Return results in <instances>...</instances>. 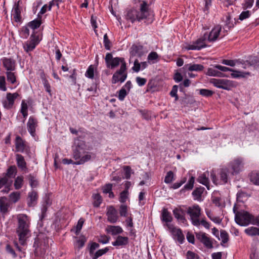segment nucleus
I'll use <instances>...</instances> for the list:
<instances>
[{"label":"nucleus","instance_id":"1","mask_svg":"<svg viewBox=\"0 0 259 259\" xmlns=\"http://www.w3.org/2000/svg\"><path fill=\"white\" fill-rule=\"evenodd\" d=\"M106 66L108 68L113 69L120 64V67L113 75L112 83L115 84L120 81L124 82L127 78L126 64L124 58L115 57L113 58L111 53H108L105 58Z\"/></svg>","mask_w":259,"mask_h":259},{"label":"nucleus","instance_id":"2","mask_svg":"<svg viewBox=\"0 0 259 259\" xmlns=\"http://www.w3.org/2000/svg\"><path fill=\"white\" fill-rule=\"evenodd\" d=\"M18 226L16 233L21 245H24L30 236V221L26 214H21L17 216Z\"/></svg>","mask_w":259,"mask_h":259},{"label":"nucleus","instance_id":"3","mask_svg":"<svg viewBox=\"0 0 259 259\" xmlns=\"http://www.w3.org/2000/svg\"><path fill=\"white\" fill-rule=\"evenodd\" d=\"M148 13V5L145 1H143L140 5V11L131 9L127 11L126 19L132 23L136 21H140L146 18Z\"/></svg>","mask_w":259,"mask_h":259},{"label":"nucleus","instance_id":"4","mask_svg":"<svg viewBox=\"0 0 259 259\" xmlns=\"http://www.w3.org/2000/svg\"><path fill=\"white\" fill-rule=\"evenodd\" d=\"M233 211L235 214V220L237 224L240 226H245L249 224H252L253 216L245 210L236 211L235 206H234Z\"/></svg>","mask_w":259,"mask_h":259},{"label":"nucleus","instance_id":"5","mask_svg":"<svg viewBox=\"0 0 259 259\" xmlns=\"http://www.w3.org/2000/svg\"><path fill=\"white\" fill-rule=\"evenodd\" d=\"M200 212L201 208L197 204L193 205L188 208L187 213L190 215L192 223L194 226L200 225L199 217L200 215Z\"/></svg>","mask_w":259,"mask_h":259},{"label":"nucleus","instance_id":"6","mask_svg":"<svg viewBox=\"0 0 259 259\" xmlns=\"http://www.w3.org/2000/svg\"><path fill=\"white\" fill-rule=\"evenodd\" d=\"M229 170V173L234 176L238 174L243 168V159L241 158H237L230 162L227 167Z\"/></svg>","mask_w":259,"mask_h":259},{"label":"nucleus","instance_id":"7","mask_svg":"<svg viewBox=\"0 0 259 259\" xmlns=\"http://www.w3.org/2000/svg\"><path fill=\"white\" fill-rule=\"evenodd\" d=\"M210 82L218 88L227 91L230 90L234 87V82L233 81L226 79L213 78L211 79Z\"/></svg>","mask_w":259,"mask_h":259},{"label":"nucleus","instance_id":"8","mask_svg":"<svg viewBox=\"0 0 259 259\" xmlns=\"http://www.w3.org/2000/svg\"><path fill=\"white\" fill-rule=\"evenodd\" d=\"M166 226L169 231L172 234L174 238L177 240L180 244H182L184 241L185 237L182 233V230L179 228H177L173 225L167 224Z\"/></svg>","mask_w":259,"mask_h":259},{"label":"nucleus","instance_id":"9","mask_svg":"<svg viewBox=\"0 0 259 259\" xmlns=\"http://www.w3.org/2000/svg\"><path fill=\"white\" fill-rule=\"evenodd\" d=\"M206 39V35L204 33L202 37L199 38L192 45H188L185 48L187 50H200L206 47L204 42Z\"/></svg>","mask_w":259,"mask_h":259},{"label":"nucleus","instance_id":"10","mask_svg":"<svg viewBox=\"0 0 259 259\" xmlns=\"http://www.w3.org/2000/svg\"><path fill=\"white\" fill-rule=\"evenodd\" d=\"M196 238L207 248L213 247L212 243L210 238L205 233L199 232L196 233Z\"/></svg>","mask_w":259,"mask_h":259},{"label":"nucleus","instance_id":"11","mask_svg":"<svg viewBox=\"0 0 259 259\" xmlns=\"http://www.w3.org/2000/svg\"><path fill=\"white\" fill-rule=\"evenodd\" d=\"M37 120L33 116H30L27 123V127L30 134L34 137L35 135L36 128L37 126Z\"/></svg>","mask_w":259,"mask_h":259},{"label":"nucleus","instance_id":"12","mask_svg":"<svg viewBox=\"0 0 259 259\" xmlns=\"http://www.w3.org/2000/svg\"><path fill=\"white\" fill-rule=\"evenodd\" d=\"M4 67L7 71H14L16 69V61L11 58H4L2 59Z\"/></svg>","mask_w":259,"mask_h":259},{"label":"nucleus","instance_id":"13","mask_svg":"<svg viewBox=\"0 0 259 259\" xmlns=\"http://www.w3.org/2000/svg\"><path fill=\"white\" fill-rule=\"evenodd\" d=\"M222 27L221 26L217 25L215 26L209 32V34L206 33V39L210 42L215 41L218 39Z\"/></svg>","mask_w":259,"mask_h":259},{"label":"nucleus","instance_id":"14","mask_svg":"<svg viewBox=\"0 0 259 259\" xmlns=\"http://www.w3.org/2000/svg\"><path fill=\"white\" fill-rule=\"evenodd\" d=\"M20 1L15 3L12 11V15L13 16L15 21L17 22H20L21 20V9L20 8Z\"/></svg>","mask_w":259,"mask_h":259},{"label":"nucleus","instance_id":"15","mask_svg":"<svg viewBox=\"0 0 259 259\" xmlns=\"http://www.w3.org/2000/svg\"><path fill=\"white\" fill-rule=\"evenodd\" d=\"M33 246L35 247L34 252L37 255L45 253V250L47 247V245L45 242L43 244L40 243L39 238L35 239Z\"/></svg>","mask_w":259,"mask_h":259},{"label":"nucleus","instance_id":"16","mask_svg":"<svg viewBox=\"0 0 259 259\" xmlns=\"http://www.w3.org/2000/svg\"><path fill=\"white\" fill-rule=\"evenodd\" d=\"M107 215L108 217V221L109 222L111 223H115L116 222L118 219L117 211L113 206H110L108 208Z\"/></svg>","mask_w":259,"mask_h":259},{"label":"nucleus","instance_id":"17","mask_svg":"<svg viewBox=\"0 0 259 259\" xmlns=\"http://www.w3.org/2000/svg\"><path fill=\"white\" fill-rule=\"evenodd\" d=\"M95 158V154L91 152H85V154L82 155L80 158L73 163L76 165H81L84 164L85 162H88L92 159Z\"/></svg>","mask_w":259,"mask_h":259},{"label":"nucleus","instance_id":"18","mask_svg":"<svg viewBox=\"0 0 259 259\" xmlns=\"http://www.w3.org/2000/svg\"><path fill=\"white\" fill-rule=\"evenodd\" d=\"M15 147L16 150L17 152H23L25 148V142L20 136H17L15 139Z\"/></svg>","mask_w":259,"mask_h":259},{"label":"nucleus","instance_id":"19","mask_svg":"<svg viewBox=\"0 0 259 259\" xmlns=\"http://www.w3.org/2000/svg\"><path fill=\"white\" fill-rule=\"evenodd\" d=\"M209 172L206 171L200 175L197 178V181L202 185L205 186L207 189H209V183L208 180Z\"/></svg>","mask_w":259,"mask_h":259},{"label":"nucleus","instance_id":"20","mask_svg":"<svg viewBox=\"0 0 259 259\" xmlns=\"http://www.w3.org/2000/svg\"><path fill=\"white\" fill-rule=\"evenodd\" d=\"M184 68L190 71H200L203 70L204 67L201 64H188L184 65Z\"/></svg>","mask_w":259,"mask_h":259},{"label":"nucleus","instance_id":"21","mask_svg":"<svg viewBox=\"0 0 259 259\" xmlns=\"http://www.w3.org/2000/svg\"><path fill=\"white\" fill-rule=\"evenodd\" d=\"M128 242V238L127 237L118 236L116 240L112 243L114 246H123L126 245Z\"/></svg>","mask_w":259,"mask_h":259},{"label":"nucleus","instance_id":"22","mask_svg":"<svg viewBox=\"0 0 259 259\" xmlns=\"http://www.w3.org/2000/svg\"><path fill=\"white\" fill-rule=\"evenodd\" d=\"M106 231L108 233L112 235H117L122 232V229L118 226H108L106 228Z\"/></svg>","mask_w":259,"mask_h":259},{"label":"nucleus","instance_id":"23","mask_svg":"<svg viewBox=\"0 0 259 259\" xmlns=\"http://www.w3.org/2000/svg\"><path fill=\"white\" fill-rule=\"evenodd\" d=\"M229 172V169L227 167H223L220 170V179L224 183H226L228 181V177L231 176Z\"/></svg>","mask_w":259,"mask_h":259},{"label":"nucleus","instance_id":"24","mask_svg":"<svg viewBox=\"0 0 259 259\" xmlns=\"http://www.w3.org/2000/svg\"><path fill=\"white\" fill-rule=\"evenodd\" d=\"M173 213L175 217L180 222L185 224L187 222L184 215V212L183 210L179 209H175L173 210Z\"/></svg>","mask_w":259,"mask_h":259},{"label":"nucleus","instance_id":"25","mask_svg":"<svg viewBox=\"0 0 259 259\" xmlns=\"http://www.w3.org/2000/svg\"><path fill=\"white\" fill-rule=\"evenodd\" d=\"M38 42L37 39L33 38L31 39L30 41H27L24 45V50L28 52L29 51H32L36 47V45L37 44Z\"/></svg>","mask_w":259,"mask_h":259},{"label":"nucleus","instance_id":"26","mask_svg":"<svg viewBox=\"0 0 259 259\" xmlns=\"http://www.w3.org/2000/svg\"><path fill=\"white\" fill-rule=\"evenodd\" d=\"M16 156L18 167L22 170L26 169V163L25 161L24 157L19 154H17Z\"/></svg>","mask_w":259,"mask_h":259},{"label":"nucleus","instance_id":"27","mask_svg":"<svg viewBox=\"0 0 259 259\" xmlns=\"http://www.w3.org/2000/svg\"><path fill=\"white\" fill-rule=\"evenodd\" d=\"M247 64L245 63L242 64V68H246V65L249 66H253L256 69H259V57H254L253 58H250L249 61H246Z\"/></svg>","mask_w":259,"mask_h":259},{"label":"nucleus","instance_id":"28","mask_svg":"<svg viewBox=\"0 0 259 259\" xmlns=\"http://www.w3.org/2000/svg\"><path fill=\"white\" fill-rule=\"evenodd\" d=\"M28 205L30 207L34 206L37 199V193L34 191L30 192L28 194Z\"/></svg>","mask_w":259,"mask_h":259},{"label":"nucleus","instance_id":"29","mask_svg":"<svg viewBox=\"0 0 259 259\" xmlns=\"http://www.w3.org/2000/svg\"><path fill=\"white\" fill-rule=\"evenodd\" d=\"M9 204L6 197H3L0 198V210L3 213L8 211Z\"/></svg>","mask_w":259,"mask_h":259},{"label":"nucleus","instance_id":"30","mask_svg":"<svg viewBox=\"0 0 259 259\" xmlns=\"http://www.w3.org/2000/svg\"><path fill=\"white\" fill-rule=\"evenodd\" d=\"M245 233L250 236H259V229L254 227H250L244 230Z\"/></svg>","mask_w":259,"mask_h":259},{"label":"nucleus","instance_id":"31","mask_svg":"<svg viewBox=\"0 0 259 259\" xmlns=\"http://www.w3.org/2000/svg\"><path fill=\"white\" fill-rule=\"evenodd\" d=\"M86 144L84 141L80 140L79 138L74 141V146L73 148H78L79 149L85 150Z\"/></svg>","mask_w":259,"mask_h":259},{"label":"nucleus","instance_id":"32","mask_svg":"<svg viewBox=\"0 0 259 259\" xmlns=\"http://www.w3.org/2000/svg\"><path fill=\"white\" fill-rule=\"evenodd\" d=\"M84 150H85L73 148V157L74 159L76 161L78 160L82 156V154L85 153Z\"/></svg>","mask_w":259,"mask_h":259},{"label":"nucleus","instance_id":"33","mask_svg":"<svg viewBox=\"0 0 259 259\" xmlns=\"http://www.w3.org/2000/svg\"><path fill=\"white\" fill-rule=\"evenodd\" d=\"M232 73L231 74V76L232 78H241L245 77L246 75H249V72H242L240 71H237L233 69V71H230Z\"/></svg>","mask_w":259,"mask_h":259},{"label":"nucleus","instance_id":"34","mask_svg":"<svg viewBox=\"0 0 259 259\" xmlns=\"http://www.w3.org/2000/svg\"><path fill=\"white\" fill-rule=\"evenodd\" d=\"M18 95H19L18 94L16 93H14V94H11V93L7 94V99L9 102V104L8 106V107L9 108H11L13 106L14 102V100L17 98Z\"/></svg>","mask_w":259,"mask_h":259},{"label":"nucleus","instance_id":"35","mask_svg":"<svg viewBox=\"0 0 259 259\" xmlns=\"http://www.w3.org/2000/svg\"><path fill=\"white\" fill-rule=\"evenodd\" d=\"M161 218L162 221L166 223L170 222L172 221L170 213L165 208H164L162 210Z\"/></svg>","mask_w":259,"mask_h":259},{"label":"nucleus","instance_id":"36","mask_svg":"<svg viewBox=\"0 0 259 259\" xmlns=\"http://www.w3.org/2000/svg\"><path fill=\"white\" fill-rule=\"evenodd\" d=\"M109 250V248L108 247H105L104 249H99L97 250L96 252L93 253L91 255L92 259H97L99 257L102 256V255L105 254Z\"/></svg>","mask_w":259,"mask_h":259},{"label":"nucleus","instance_id":"37","mask_svg":"<svg viewBox=\"0 0 259 259\" xmlns=\"http://www.w3.org/2000/svg\"><path fill=\"white\" fill-rule=\"evenodd\" d=\"M204 188L203 187L197 188L192 192V195L195 199L198 200L201 197V195L204 191Z\"/></svg>","mask_w":259,"mask_h":259},{"label":"nucleus","instance_id":"38","mask_svg":"<svg viewBox=\"0 0 259 259\" xmlns=\"http://www.w3.org/2000/svg\"><path fill=\"white\" fill-rule=\"evenodd\" d=\"M250 179L253 184L259 185V172L256 171L252 172L250 176Z\"/></svg>","mask_w":259,"mask_h":259},{"label":"nucleus","instance_id":"39","mask_svg":"<svg viewBox=\"0 0 259 259\" xmlns=\"http://www.w3.org/2000/svg\"><path fill=\"white\" fill-rule=\"evenodd\" d=\"M28 179L29 181V184L32 188H35L38 185V181L35 177L33 175L30 174L27 176Z\"/></svg>","mask_w":259,"mask_h":259},{"label":"nucleus","instance_id":"40","mask_svg":"<svg viewBox=\"0 0 259 259\" xmlns=\"http://www.w3.org/2000/svg\"><path fill=\"white\" fill-rule=\"evenodd\" d=\"M20 197V194L18 192H14L11 193L9 195V198L11 201L16 203L17 202Z\"/></svg>","mask_w":259,"mask_h":259},{"label":"nucleus","instance_id":"41","mask_svg":"<svg viewBox=\"0 0 259 259\" xmlns=\"http://www.w3.org/2000/svg\"><path fill=\"white\" fill-rule=\"evenodd\" d=\"M7 78L8 81L14 83L16 81V75L14 71H7Z\"/></svg>","mask_w":259,"mask_h":259},{"label":"nucleus","instance_id":"42","mask_svg":"<svg viewBox=\"0 0 259 259\" xmlns=\"http://www.w3.org/2000/svg\"><path fill=\"white\" fill-rule=\"evenodd\" d=\"M23 178L22 177H17L14 182V187L16 189H20L23 184Z\"/></svg>","mask_w":259,"mask_h":259},{"label":"nucleus","instance_id":"43","mask_svg":"<svg viewBox=\"0 0 259 259\" xmlns=\"http://www.w3.org/2000/svg\"><path fill=\"white\" fill-rule=\"evenodd\" d=\"M85 75L86 77H87L89 78H91V79L94 78V67L93 65H91L88 67V68L85 72Z\"/></svg>","mask_w":259,"mask_h":259},{"label":"nucleus","instance_id":"44","mask_svg":"<svg viewBox=\"0 0 259 259\" xmlns=\"http://www.w3.org/2000/svg\"><path fill=\"white\" fill-rule=\"evenodd\" d=\"M128 93V92L126 91V89L125 88H122L118 92V99L120 101H123L126 96Z\"/></svg>","mask_w":259,"mask_h":259},{"label":"nucleus","instance_id":"45","mask_svg":"<svg viewBox=\"0 0 259 259\" xmlns=\"http://www.w3.org/2000/svg\"><path fill=\"white\" fill-rule=\"evenodd\" d=\"M94 198V206L95 207H99L102 202L101 196L99 194H96L93 195Z\"/></svg>","mask_w":259,"mask_h":259},{"label":"nucleus","instance_id":"46","mask_svg":"<svg viewBox=\"0 0 259 259\" xmlns=\"http://www.w3.org/2000/svg\"><path fill=\"white\" fill-rule=\"evenodd\" d=\"M41 23V20L35 19L29 23V26L33 29L38 28Z\"/></svg>","mask_w":259,"mask_h":259},{"label":"nucleus","instance_id":"47","mask_svg":"<svg viewBox=\"0 0 259 259\" xmlns=\"http://www.w3.org/2000/svg\"><path fill=\"white\" fill-rule=\"evenodd\" d=\"M41 78L42 80V83L44 84V86L46 89V91L49 93V94L51 96V86L49 83V81L48 80L44 77L41 76Z\"/></svg>","mask_w":259,"mask_h":259},{"label":"nucleus","instance_id":"48","mask_svg":"<svg viewBox=\"0 0 259 259\" xmlns=\"http://www.w3.org/2000/svg\"><path fill=\"white\" fill-rule=\"evenodd\" d=\"M212 201L213 204L219 207H221L224 204V201L219 197L213 196Z\"/></svg>","mask_w":259,"mask_h":259},{"label":"nucleus","instance_id":"49","mask_svg":"<svg viewBox=\"0 0 259 259\" xmlns=\"http://www.w3.org/2000/svg\"><path fill=\"white\" fill-rule=\"evenodd\" d=\"M207 74L210 76H223V73L218 71L217 70H215L213 68H209L208 69Z\"/></svg>","mask_w":259,"mask_h":259},{"label":"nucleus","instance_id":"50","mask_svg":"<svg viewBox=\"0 0 259 259\" xmlns=\"http://www.w3.org/2000/svg\"><path fill=\"white\" fill-rule=\"evenodd\" d=\"M16 173V167L15 166H10L7 170V172L6 174V176L8 179L9 178H12L15 176V174Z\"/></svg>","mask_w":259,"mask_h":259},{"label":"nucleus","instance_id":"51","mask_svg":"<svg viewBox=\"0 0 259 259\" xmlns=\"http://www.w3.org/2000/svg\"><path fill=\"white\" fill-rule=\"evenodd\" d=\"M174 173L172 171H169L167 172L165 177L164 182L166 184L171 183L174 180Z\"/></svg>","mask_w":259,"mask_h":259},{"label":"nucleus","instance_id":"52","mask_svg":"<svg viewBox=\"0 0 259 259\" xmlns=\"http://www.w3.org/2000/svg\"><path fill=\"white\" fill-rule=\"evenodd\" d=\"M195 181V178L192 176L188 181V182L184 186V188L187 190H191L193 188L194 183Z\"/></svg>","mask_w":259,"mask_h":259},{"label":"nucleus","instance_id":"53","mask_svg":"<svg viewBox=\"0 0 259 259\" xmlns=\"http://www.w3.org/2000/svg\"><path fill=\"white\" fill-rule=\"evenodd\" d=\"M12 183V180L9 181V179L7 177H4L0 179V189L2 188L4 185L10 186Z\"/></svg>","mask_w":259,"mask_h":259},{"label":"nucleus","instance_id":"54","mask_svg":"<svg viewBox=\"0 0 259 259\" xmlns=\"http://www.w3.org/2000/svg\"><path fill=\"white\" fill-rule=\"evenodd\" d=\"M231 17L229 14H228L225 16V19L224 21L225 22V26L228 29L232 27L233 26V24L232 22H231Z\"/></svg>","mask_w":259,"mask_h":259},{"label":"nucleus","instance_id":"55","mask_svg":"<svg viewBox=\"0 0 259 259\" xmlns=\"http://www.w3.org/2000/svg\"><path fill=\"white\" fill-rule=\"evenodd\" d=\"M178 89V86L177 85H175L172 87V90L170 92V95L175 98V101H177L179 99V97L177 94Z\"/></svg>","mask_w":259,"mask_h":259},{"label":"nucleus","instance_id":"56","mask_svg":"<svg viewBox=\"0 0 259 259\" xmlns=\"http://www.w3.org/2000/svg\"><path fill=\"white\" fill-rule=\"evenodd\" d=\"M213 94V92L207 89H201L200 94L204 97H210Z\"/></svg>","mask_w":259,"mask_h":259},{"label":"nucleus","instance_id":"57","mask_svg":"<svg viewBox=\"0 0 259 259\" xmlns=\"http://www.w3.org/2000/svg\"><path fill=\"white\" fill-rule=\"evenodd\" d=\"M128 191L126 190H124L120 193L119 201L121 203H124L126 201L127 196H128Z\"/></svg>","mask_w":259,"mask_h":259},{"label":"nucleus","instance_id":"58","mask_svg":"<svg viewBox=\"0 0 259 259\" xmlns=\"http://www.w3.org/2000/svg\"><path fill=\"white\" fill-rule=\"evenodd\" d=\"M206 214L207 217L214 223L216 224H220L222 222L221 219L219 217H213L212 216L211 213L210 212H207Z\"/></svg>","mask_w":259,"mask_h":259},{"label":"nucleus","instance_id":"59","mask_svg":"<svg viewBox=\"0 0 259 259\" xmlns=\"http://www.w3.org/2000/svg\"><path fill=\"white\" fill-rule=\"evenodd\" d=\"M220 236L222 239V243H226L228 241V234L225 231H221Z\"/></svg>","mask_w":259,"mask_h":259},{"label":"nucleus","instance_id":"60","mask_svg":"<svg viewBox=\"0 0 259 259\" xmlns=\"http://www.w3.org/2000/svg\"><path fill=\"white\" fill-rule=\"evenodd\" d=\"M251 12L249 11H243L239 16V20L242 21L249 17Z\"/></svg>","mask_w":259,"mask_h":259},{"label":"nucleus","instance_id":"61","mask_svg":"<svg viewBox=\"0 0 259 259\" xmlns=\"http://www.w3.org/2000/svg\"><path fill=\"white\" fill-rule=\"evenodd\" d=\"M99 247V244L96 242H92L89 248L90 254L91 256L94 253L95 250Z\"/></svg>","mask_w":259,"mask_h":259},{"label":"nucleus","instance_id":"62","mask_svg":"<svg viewBox=\"0 0 259 259\" xmlns=\"http://www.w3.org/2000/svg\"><path fill=\"white\" fill-rule=\"evenodd\" d=\"M83 223H84V221L83 219H80L79 220V221L77 223V224L76 226L75 234L76 235H78L79 234V233L80 232V231L82 227Z\"/></svg>","mask_w":259,"mask_h":259},{"label":"nucleus","instance_id":"63","mask_svg":"<svg viewBox=\"0 0 259 259\" xmlns=\"http://www.w3.org/2000/svg\"><path fill=\"white\" fill-rule=\"evenodd\" d=\"M0 89L3 91H6L7 88L6 87V79L4 76H0Z\"/></svg>","mask_w":259,"mask_h":259},{"label":"nucleus","instance_id":"64","mask_svg":"<svg viewBox=\"0 0 259 259\" xmlns=\"http://www.w3.org/2000/svg\"><path fill=\"white\" fill-rule=\"evenodd\" d=\"M187 259H199L198 255L191 251H188L187 252Z\"/></svg>","mask_w":259,"mask_h":259}]
</instances>
